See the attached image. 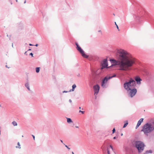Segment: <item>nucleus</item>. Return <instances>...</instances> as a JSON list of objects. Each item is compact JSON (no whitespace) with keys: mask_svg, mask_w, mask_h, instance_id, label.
I'll list each match as a JSON object with an SVG mask.
<instances>
[{"mask_svg":"<svg viewBox=\"0 0 154 154\" xmlns=\"http://www.w3.org/2000/svg\"><path fill=\"white\" fill-rule=\"evenodd\" d=\"M66 119H67V122L68 123H70L71 122H72V119L70 118H66Z\"/></svg>","mask_w":154,"mask_h":154,"instance_id":"17","label":"nucleus"},{"mask_svg":"<svg viewBox=\"0 0 154 154\" xmlns=\"http://www.w3.org/2000/svg\"><path fill=\"white\" fill-rule=\"evenodd\" d=\"M115 25L116 26V28H117V29H118V31H119L120 30V29H119V27H118V25L117 24L116 22H115Z\"/></svg>","mask_w":154,"mask_h":154,"instance_id":"24","label":"nucleus"},{"mask_svg":"<svg viewBox=\"0 0 154 154\" xmlns=\"http://www.w3.org/2000/svg\"><path fill=\"white\" fill-rule=\"evenodd\" d=\"M26 3V0H25L24 1V3Z\"/></svg>","mask_w":154,"mask_h":154,"instance_id":"44","label":"nucleus"},{"mask_svg":"<svg viewBox=\"0 0 154 154\" xmlns=\"http://www.w3.org/2000/svg\"><path fill=\"white\" fill-rule=\"evenodd\" d=\"M116 76V74H114L113 75L111 76H108L109 79H110L113 77H115Z\"/></svg>","mask_w":154,"mask_h":154,"instance_id":"20","label":"nucleus"},{"mask_svg":"<svg viewBox=\"0 0 154 154\" xmlns=\"http://www.w3.org/2000/svg\"><path fill=\"white\" fill-rule=\"evenodd\" d=\"M126 154H134L132 152L129 151V152H127L126 153Z\"/></svg>","mask_w":154,"mask_h":154,"instance_id":"23","label":"nucleus"},{"mask_svg":"<svg viewBox=\"0 0 154 154\" xmlns=\"http://www.w3.org/2000/svg\"><path fill=\"white\" fill-rule=\"evenodd\" d=\"M72 154H75L73 152H72Z\"/></svg>","mask_w":154,"mask_h":154,"instance_id":"47","label":"nucleus"},{"mask_svg":"<svg viewBox=\"0 0 154 154\" xmlns=\"http://www.w3.org/2000/svg\"><path fill=\"white\" fill-rule=\"evenodd\" d=\"M82 110H83V108H82Z\"/></svg>","mask_w":154,"mask_h":154,"instance_id":"56","label":"nucleus"},{"mask_svg":"<svg viewBox=\"0 0 154 154\" xmlns=\"http://www.w3.org/2000/svg\"><path fill=\"white\" fill-rule=\"evenodd\" d=\"M25 87L29 91H30V89L29 87V82H27L25 85Z\"/></svg>","mask_w":154,"mask_h":154,"instance_id":"13","label":"nucleus"},{"mask_svg":"<svg viewBox=\"0 0 154 154\" xmlns=\"http://www.w3.org/2000/svg\"><path fill=\"white\" fill-rule=\"evenodd\" d=\"M154 130V121L149 122L146 123L143 126L141 131L143 132L146 136L151 133Z\"/></svg>","mask_w":154,"mask_h":154,"instance_id":"4","label":"nucleus"},{"mask_svg":"<svg viewBox=\"0 0 154 154\" xmlns=\"http://www.w3.org/2000/svg\"><path fill=\"white\" fill-rule=\"evenodd\" d=\"M116 56V58L120 61L119 70H121L126 71L129 69L135 63L134 59L129 56L128 53L124 50H118Z\"/></svg>","mask_w":154,"mask_h":154,"instance_id":"1","label":"nucleus"},{"mask_svg":"<svg viewBox=\"0 0 154 154\" xmlns=\"http://www.w3.org/2000/svg\"><path fill=\"white\" fill-rule=\"evenodd\" d=\"M96 98V96L95 97V99Z\"/></svg>","mask_w":154,"mask_h":154,"instance_id":"55","label":"nucleus"},{"mask_svg":"<svg viewBox=\"0 0 154 154\" xmlns=\"http://www.w3.org/2000/svg\"><path fill=\"white\" fill-rule=\"evenodd\" d=\"M5 67H6L7 68H9V67H8V66H7V65L5 66Z\"/></svg>","mask_w":154,"mask_h":154,"instance_id":"41","label":"nucleus"},{"mask_svg":"<svg viewBox=\"0 0 154 154\" xmlns=\"http://www.w3.org/2000/svg\"><path fill=\"white\" fill-rule=\"evenodd\" d=\"M32 137H33V140H35V136L33 135H32Z\"/></svg>","mask_w":154,"mask_h":154,"instance_id":"33","label":"nucleus"},{"mask_svg":"<svg viewBox=\"0 0 154 154\" xmlns=\"http://www.w3.org/2000/svg\"><path fill=\"white\" fill-rule=\"evenodd\" d=\"M69 92V91H63V93H67V92Z\"/></svg>","mask_w":154,"mask_h":154,"instance_id":"31","label":"nucleus"},{"mask_svg":"<svg viewBox=\"0 0 154 154\" xmlns=\"http://www.w3.org/2000/svg\"><path fill=\"white\" fill-rule=\"evenodd\" d=\"M116 137H113V139H116Z\"/></svg>","mask_w":154,"mask_h":154,"instance_id":"40","label":"nucleus"},{"mask_svg":"<svg viewBox=\"0 0 154 154\" xmlns=\"http://www.w3.org/2000/svg\"><path fill=\"white\" fill-rule=\"evenodd\" d=\"M79 112H81V113H82V114H84V113H85V111H81V110H79Z\"/></svg>","mask_w":154,"mask_h":154,"instance_id":"27","label":"nucleus"},{"mask_svg":"<svg viewBox=\"0 0 154 154\" xmlns=\"http://www.w3.org/2000/svg\"><path fill=\"white\" fill-rule=\"evenodd\" d=\"M1 106V105H0V106Z\"/></svg>","mask_w":154,"mask_h":154,"instance_id":"57","label":"nucleus"},{"mask_svg":"<svg viewBox=\"0 0 154 154\" xmlns=\"http://www.w3.org/2000/svg\"><path fill=\"white\" fill-rule=\"evenodd\" d=\"M152 151L151 150H147L146 151L144 154H147L148 153H152Z\"/></svg>","mask_w":154,"mask_h":154,"instance_id":"16","label":"nucleus"},{"mask_svg":"<svg viewBox=\"0 0 154 154\" xmlns=\"http://www.w3.org/2000/svg\"><path fill=\"white\" fill-rule=\"evenodd\" d=\"M112 133L113 134L116 132V130L115 128H114L112 130Z\"/></svg>","mask_w":154,"mask_h":154,"instance_id":"26","label":"nucleus"},{"mask_svg":"<svg viewBox=\"0 0 154 154\" xmlns=\"http://www.w3.org/2000/svg\"><path fill=\"white\" fill-rule=\"evenodd\" d=\"M124 87L128 92V95L131 97H133L137 93V89L135 88L136 84L134 79L130 78L128 81H125L124 84Z\"/></svg>","mask_w":154,"mask_h":154,"instance_id":"2","label":"nucleus"},{"mask_svg":"<svg viewBox=\"0 0 154 154\" xmlns=\"http://www.w3.org/2000/svg\"><path fill=\"white\" fill-rule=\"evenodd\" d=\"M98 32H101V30H99Z\"/></svg>","mask_w":154,"mask_h":154,"instance_id":"45","label":"nucleus"},{"mask_svg":"<svg viewBox=\"0 0 154 154\" xmlns=\"http://www.w3.org/2000/svg\"><path fill=\"white\" fill-rule=\"evenodd\" d=\"M143 119H144L143 118L140 119L138 122L137 124L139 125H140L141 123L143 122Z\"/></svg>","mask_w":154,"mask_h":154,"instance_id":"15","label":"nucleus"},{"mask_svg":"<svg viewBox=\"0 0 154 154\" xmlns=\"http://www.w3.org/2000/svg\"><path fill=\"white\" fill-rule=\"evenodd\" d=\"M60 140V141H61V142L62 143H63V144L64 143H63V140Z\"/></svg>","mask_w":154,"mask_h":154,"instance_id":"38","label":"nucleus"},{"mask_svg":"<svg viewBox=\"0 0 154 154\" xmlns=\"http://www.w3.org/2000/svg\"><path fill=\"white\" fill-rule=\"evenodd\" d=\"M147 75L149 79H152L153 75L151 74L148 73H147Z\"/></svg>","mask_w":154,"mask_h":154,"instance_id":"12","label":"nucleus"},{"mask_svg":"<svg viewBox=\"0 0 154 154\" xmlns=\"http://www.w3.org/2000/svg\"><path fill=\"white\" fill-rule=\"evenodd\" d=\"M101 69H103L105 68H110L108 66V61L107 59H105L103 60L101 63Z\"/></svg>","mask_w":154,"mask_h":154,"instance_id":"7","label":"nucleus"},{"mask_svg":"<svg viewBox=\"0 0 154 154\" xmlns=\"http://www.w3.org/2000/svg\"><path fill=\"white\" fill-rule=\"evenodd\" d=\"M40 67H37L35 68V71L37 73H38L40 71Z\"/></svg>","mask_w":154,"mask_h":154,"instance_id":"19","label":"nucleus"},{"mask_svg":"<svg viewBox=\"0 0 154 154\" xmlns=\"http://www.w3.org/2000/svg\"><path fill=\"white\" fill-rule=\"evenodd\" d=\"M79 109H81V107H79Z\"/></svg>","mask_w":154,"mask_h":154,"instance_id":"49","label":"nucleus"},{"mask_svg":"<svg viewBox=\"0 0 154 154\" xmlns=\"http://www.w3.org/2000/svg\"><path fill=\"white\" fill-rule=\"evenodd\" d=\"M35 45V46L37 47V46H38V44H35V45Z\"/></svg>","mask_w":154,"mask_h":154,"instance_id":"37","label":"nucleus"},{"mask_svg":"<svg viewBox=\"0 0 154 154\" xmlns=\"http://www.w3.org/2000/svg\"><path fill=\"white\" fill-rule=\"evenodd\" d=\"M75 127H76V128H79L78 126H75Z\"/></svg>","mask_w":154,"mask_h":154,"instance_id":"46","label":"nucleus"},{"mask_svg":"<svg viewBox=\"0 0 154 154\" xmlns=\"http://www.w3.org/2000/svg\"><path fill=\"white\" fill-rule=\"evenodd\" d=\"M33 54L32 53H31L29 54V55L31 56L32 57H33Z\"/></svg>","mask_w":154,"mask_h":154,"instance_id":"29","label":"nucleus"},{"mask_svg":"<svg viewBox=\"0 0 154 154\" xmlns=\"http://www.w3.org/2000/svg\"><path fill=\"white\" fill-rule=\"evenodd\" d=\"M107 154H110V152L108 150V149H107Z\"/></svg>","mask_w":154,"mask_h":154,"instance_id":"34","label":"nucleus"},{"mask_svg":"<svg viewBox=\"0 0 154 154\" xmlns=\"http://www.w3.org/2000/svg\"><path fill=\"white\" fill-rule=\"evenodd\" d=\"M140 125H138L137 124L136 127V129H137L139 127V126H140Z\"/></svg>","mask_w":154,"mask_h":154,"instance_id":"32","label":"nucleus"},{"mask_svg":"<svg viewBox=\"0 0 154 154\" xmlns=\"http://www.w3.org/2000/svg\"><path fill=\"white\" fill-rule=\"evenodd\" d=\"M110 79L108 76H106L102 80L101 84V86L103 88H106V85L105 84Z\"/></svg>","mask_w":154,"mask_h":154,"instance_id":"8","label":"nucleus"},{"mask_svg":"<svg viewBox=\"0 0 154 154\" xmlns=\"http://www.w3.org/2000/svg\"><path fill=\"white\" fill-rule=\"evenodd\" d=\"M16 1V2H17V0H15Z\"/></svg>","mask_w":154,"mask_h":154,"instance_id":"52","label":"nucleus"},{"mask_svg":"<svg viewBox=\"0 0 154 154\" xmlns=\"http://www.w3.org/2000/svg\"><path fill=\"white\" fill-rule=\"evenodd\" d=\"M110 61L112 63V65L109 66V67H111L113 66L116 65L117 64V61L116 60L114 59H110Z\"/></svg>","mask_w":154,"mask_h":154,"instance_id":"11","label":"nucleus"},{"mask_svg":"<svg viewBox=\"0 0 154 154\" xmlns=\"http://www.w3.org/2000/svg\"><path fill=\"white\" fill-rule=\"evenodd\" d=\"M100 86L98 84H97L93 86V89L94 92V94H97L100 90Z\"/></svg>","mask_w":154,"mask_h":154,"instance_id":"9","label":"nucleus"},{"mask_svg":"<svg viewBox=\"0 0 154 154\" xmlns=\"http://www.w3.org/2000/svg\"><path fill=\"white\" fill-rule=\"evenodd\" d=\"M13 44H12V47H13Z\"/></svg>","mask_w":154,"mask_h":154,"instance_id":"51","label":"nucleus"},{"mask_svg":"<svg viewBox=\"0 0 154 154\" xmlns=\"http://www.w3.org/2000/svg\"><path fill=\"white\" fill-rule=\"evenodd\" d=\"M69 102L70 103H72V100H71V99H69Z\"/></svg>","mask_w":154,"mask_h":154,"instance_id":"36","label":"nucleus"},{"mask_svg":"<svg viewBox=\"0 0 154 154\" xmlns=\"http://www.w3.org/2000/svg\"><path fill=\"white\" fill-rule=\"evenodd\" d=\"M133 145L137 150L139 154L142 152L144 149L145 145L143 142L139 140H134Z\"/></svg>","mask_w":154,"mask_h":154,"instance_id":"5","label":"nucleus"},{"mask_svg":"<svg viewBox=\"0 0 154 154\" xmlns=\"http://www.w3.org/2000/svg\"><path fill=\"white\" fill-rule=\"evenodd\" d=\"M128 124V121H125V123H124V124L123 126V128H125L127 126V125Z\"/></svg>","mask_w":154,"mask_h":154,"instance_id":"18","label":"nucleus"},{"mask_svg":"<svg viewBox=\"0 0 154 154\" xmlns=\"http://www.w3.org/2000/svg\"><path fill=\"white\" fill-rule=\"evenodd\" d=\"M22 137H23V135H22Z\"/></svg>","mask_w":154,"mask_h":154,"instance_id":"53","label":"nucleus"},{"mask_svg":"<svg viewBox=\"0 0 154 154\" xmlns=\"http://www.w3.org/2000/svg\"><path fill=\"white\" fill-rule=\"evenodd\" d=\"M142 80L138 76L135 77V80H134L135 83H136V82L137 85L140 84L141 83V81Z\"/></svg>","mask_w":154,"mask_h":154,"instance_id":"10","label":"nucleus"},{"mask_svg":"<svg viewBox=\"0 0 154 154\" xmlns=\"http://www.w3.org/2000/svg\"><path fill=\"white\" fill-rule=\"evenodd\" d=\"M31 49H29L28 50V51H31Z\"/></svg>","mask_w":154,"mask_h":154,"instance_id":"43","label":"nucleus"},{"mask_svg":"<svg viewBox=\"0 0 154 154\" xmlns=\"http://www.w3.org/2000/svg\"><path fill=\"white\" fill-rule=\"evenodd\" d=\"M113 15L114 16H115V14H113Z\"/></svg>","mask_w":154,"mask_h":154,"instance_id":"50","label":"nucleus"},{"mask_svg":"<svg viewBox=\"0 0 154 154\" xmlns=\"http://www.w3.org/2000/svg\"><path fill=\"white\" fill-rule=\"evenodd\" d=\"M63 144L65 145V147H66L69 150L70 149V148L67 145H66L64 143H63Z\"/></svg>","mask_w":154,"mask_h":154,"instance_id":"25","label":"nucleus"},{"mask_svg":"<svg viewBox=\"0 0 154 154\" xmlns=\"http://www.w3.org/2000/svg\"><path fill=\"white\" fill-rule=\"evenodd\" d=\"M17 144L18 145V146H16V148H19V149H20V148H21L20 145V143L19 142H18L17 143Z\"/></svg>","mask_w":154,"mask_h":154,"instance_id":"22","label":"nucleus"},{"mask_svg":"<svg viewBox=\"0 0 154 154\" xmlns=\"http://www.w3.org/2000/svg\"><path fill=\"white\" fill-rule=\"evenodd\" d=\"M11 4H12V2H11Z\"/></svg>","mask_w":154,"mask_h":154,"instance_id":"54","label":"nucleus"},{"mask_svg":"<svg viewBox=\"0 0 154 154\" xmlns=\"http://www.w3.org/2000/svg\"><path fill=\"white\" fill-rule=\"evenodd\" d=\"M123 135V134L122 133L121 134V136H122Z\"/></svg>","mask_w":154,"mask_h":154,"instance_id":"48","label":"nucleus"},{"mask_svg":"<svg viewBox=\"0 0 154 154\" xmlns=\"http://www.w3.org/2000/svg\"><path fill=\"white\" fill-rule=\"evenodd\" d=\"M76 85L75 84H73L72 86V89H70L69 91L71 92V91H74L75 90V88H76Z\"/></svg>","mask_w":154,"mask_h":154,"instance_id":"14","label":"nucleus"},{"mask_svg":"<svg viewBox=\"0 0 154 154\" xmlns=\"http://www.w3.org/2000/svg\"><path fill=\"white\" fill-rule=\"evenodd\" d=\"M77 76H80V74L79 73L78 75H77Z\"/></svg>","mask_w":154,"mask_h":154,"instance_id":"42","label":"nucleus"},{"mask_svg":"<svg viewBox=\"0 0 154 154\" xmlns=\"http://www.w3.org/2000/svg\"><path fill=\"white\" fill-rule=\"evenodd\" d=\"M110 147L112 149V150H113V151H114V149L113 148L112 146V145H110Z\"/></svg>","mask_w":154,"mask_h":154,"instance_id":"28","label":"nucleus"},{"mask_svg":"<svg viewBox=\"0 0 154 154\" xmlns=\"http://www.w3.org/2000/svg\"><path fill=\"white\" fill-rule=\"evenodd\" d=\"M26 53H27V51H26L25 53H24V54L25 55H27V54H26Z\"/></svg>","mask_w":154,"mask_h":154,"instance_id":"39","label":"nucleus"},{"mask_svg":"<svg viewBox=\"0 0 154 154\" xmlns=\"http://www.w3.org/2000/svg\"><path fill=\"white\" fill-rule=\"evenodd\" d=\"M29 46H34V45H32V44H30V43L29 44Z\"/></svg>","mask_w":154,"mask_h":154,"instance_id":"35","label":"nucleus"},{"mask_svg":"<svg viewBox=\"0 0 154 154\" xmlns=\"http://www.w3.org/2000/svg\"><path fill=\"white\" fill-rule=\"evenodd\" d=\"M134 13V17H135L136 20L138 22L147 17V13L139 5L137 6Z\"/></svg>","mask_w":154,"mask_h":154,"instance_id":"3","label":"nucleus"},{"mask_svg":"<svg viewBox=\"0 0 154 154\" xmlns=\"http://www.w3.org/2000/svg\"><path fill=\"white\" fill-rule=\"evenodd\" d=\"M12 123L14 126H16L17 125V123L15 121L13 122Z\"/></svg>","mask_w":154,"mask_h":154,"instance_id":"21","label":"nucleus"},{"mask_svg":"<svg viewBox=\"0 0 154 154\" xmlns=\"http://www.w3.org/2000/svg\"><path fill=\"white\" fill-rule=\"evenodd\" d=\"M75 45H76V49L81 54L82 56L84 58H88V56L87 55L85 54V52L80 46L77 42H75Z\"/></svg>","mask_w":154,"mask_h":154,"instance_id":"6","label":"nucleus"},{"mask_svg":"<svg viewBox=\"0 0 154 154\" xmlns=\"http://www.w3.org/2000/svg\"><path fill=\"white\" fill-rule=\"evenodd\" d=\"M7 37H9V39L10 40H11V35H10L9 36L7 34Z\"/></svg>","mask_w":154,"mask_h":154,"instance_id":"30","label":"nucleus"}]
</instances>
